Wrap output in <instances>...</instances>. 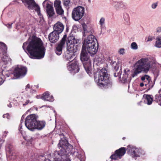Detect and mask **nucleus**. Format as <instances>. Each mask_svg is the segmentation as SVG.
<instances>
[{"mask_svg":"<svg viewBox=\"0 0 161 161\" xmlns=\"http://www.w3.org/2000/svg\"><path fill=\"white\" fill-rule=\"evenodd\" d=\"M25 140L26 141H27V142H30L31 141L32 139H31H31H30L29 138L28 139L27 137L25 139Z\"/></svg>","mask_w":161,"mask_h":161,"instance_id":"nucleus-54","label":"nucleus"},{"mask_svg":"<svg viewBox=\"0 0 161 161\" xmlns=\"http://www.w3.org/2000/svg\"><path fill=\"white\" fill-rule=\"evenodd\" d=\"M157 32H159L161 31V27H159L157 29Z\"/></svg>","mask_w":161,"mask_h":161,"instance_id":"nucleus-52","label":"nucleus"},{"mask_svg":"<svg viewBox=\"0 0 161 161\" xmlns=\"http://www.w3.org/2000/svg\"><path fill=\"white\" fill-rule=\"evenodd\" d=\"M105 19L104 17H102L100 19L99 24L101 30L105 29Z\"/></svg>","mask_w":161,"mask_h":161,"instance_id":"nucleus-31","label":"nucleus"},{"mask_svg":"<svg viewBox=\"0 0 161 161\" xmlns=\"http://www.w3.org/2000/svg\"><path fill=\"white\" fill-rule=\"evenodd\" d=\"M38 117L35 114H31L27 116L25 121L26 127L30 130L34 131L36 120Z\"/></svg>","mask_w":161,"mask_h":161,"instance_id":"nucleus-7","label":"nucleus"},{"mask_svg":"<svg viewBox=\"0 0 161 161\" xmlns=\"http://www.w3.org/2000/svg\"><path fill=\"white\" fill-rule=\"evenodd\" d=\"M13 23H12L11 24H4V25L7 26L8 28L10 29L12 28V25Z\"/></svg>","mask_w":161,"mask_h":161,"instance_id":"nucleus-47","label":"nucleus"},{"mask_svg":"<svg viewBox=\"0 0 161 161\" xmlns=\"http://www.w3.org/2000/svg\"><path fill=\"white\" fill-rule=\"evenodd\" d=\"M141 80L144 83L148 84L149 89L152 88L154 85L153 82L151 81L150 77L147 75H145L142 76L141 78Z\"/></svg>","mask_w":161,"mask_h":161,"instance_id":"nucleus-21","label":"nucleus"},{"mask_svg":"<svg viewBox=\"0 0 161 161\" xmlns=\"http://www.w3.org/2000/svg\"><path fill=\"white\" fill-rule=\"evenodd\" d=\"M125 49L124 48L120 49L119 50V53L120 54H123L124 53Z\"/></svg>","mask_w":161,"mask_h":161,"instance_id":"nucleus-45","label":"nucleus"},{"mask_svg":"<svg viewBox=\"0 0 161 161\" xmlns=\"http://www.w3.org/2000/svg\"><path fill=\"white\" fill-rule=\"evenodd\" d=\"M49 155V156H51V154H49V155Z\"/></svg>","mask_w":161,"mask_h":161,"instance_id":"nucleus-61","label":"nucleus"},{"mask_svg":"<svg viewBox=\"0 0 161 161\" xmlns=\"http://www.w3.org/2000/svg\"><path fill=\"white\" fill-rule=\"evenodd\" d=\"M151 40H152L151 39H149H149L148 41H151Z\"/></svg>","mask_w":161,"mask_h":161,"instance_id":"nucleus-60","label":"nucleus"},{"mask_svg":"<svg viewBox=\"0 0 161 161\" xmlns=\"http://www.w3.org/2000/svg\"><path fill=\"white\" fill-rule=\"evenodd\" d=\"M112 66L115 71H117L119 68V63L118 62L114 61L113 62Z\"/></svg>","mask_w":161,"mask_h":161,"instance_id":"nucleus-37","label":"nucleus"},{"mask_svg":"<svg viewBox=\"0 0 161 161\" xmlns=\"http://www.w3.org/2000/svg\"><path fill=\"white\" fill-rule=\"evenodd\" d=\"M6 150L7 154H11V153L13 152V146L10 144H7L6 146Z\"/></svg>","mask_w":161,"mask_h":161,"instance_id":"nucleus-34","label":"nucleus"},{"mask_svg":"<svg viewBox=\"0 0 161 161\" xmlns=\"http://www.w3.org/2000/svg\"><path fill=\"white\" fill-rule=\"evenodd\" d=\"M144 85H145V86H146L148 87V84L146 83H144L143 82L142 83H141L140 84V86L141 87H142Z\"/></svg>","mask_w":161,"mask_h":161,"instance_id":"nucleus-49","label":"nucleus"},{"mask_svg":"<svg viewBox=\"0 0 161 161\" xmlns=\"http://www.w3.org/2000/svg\"><path fill=\"white\" fill-rule=\"evenodd\" d=\"M35 86H36V88H38V87H39L38 86V85H37V86H34L33 87H34Z\"/></svg>","mask_w":161,"mask_h":161,"instance_id":"nucleus-57","label":"nucleus"},{"mask_svg":"<svg viewBox=\"0 0 161 161\" xmlns=\"http://www.w3.org/2000/svg\"><path fill=\"white\" fill-rule=\"evenodd\" d=\"M50 160V159H46L44 156L42 155L39 156L37 159L32 158L31 160V161H49Z\"/></svg>","mask_w":161,"mask_h":161,"instance_id":"nucleus-30","label":"nucleus"},{"mask_svg":"<svg viewBox=\"0 0 161 161\" xmlns=\"http://www.w3.org/2000/svg\"><path fill=\"white\" fill-rule=\"evenodd\" d=\"M159 65L153 57L147 56L142 58L134 64L131 76L133 78L142 72H147L150 69L155 68Z\"/></svg>","mask_w":161,"mask_h":161,"instance_id":"nucleus-2","label":"nucleus"},{"mask_svg":"<svg viewBox=\"0 0 161 161\" xmlns=\"http://www.w3.org/2000/svg\"><path fill=\"white\" fill-rule=\"evenodd\" d=\"M66 37L67 36L66 35H64V36L62 38V39L60 42L65 44Z\"/></svg>","mask_w":161,"mask_h":161,"instance_id":"nucleus-44","label":"nucleus"},{"mask_svg":"<svg viewBox=\"0 0 161 161\" xmlns=\"http://www.w3.org/2000/svg\"><path fill=\"white\" fill-rule=\"evenodd\" d=\"M29 9H33L37 13V14L40 18H42V15L40 13V8L39 6L36 4L34 1L27 8Z\"/></svg>","mask_w":161,"mask_h":161,"instance_id":"nucleus-19","label":"nucleus"},{"mask_svg":"<svg viewBox=\"0 0 161 161\" xmlns=\"http://www.w3.org/2000/svg\"><path fill=\"white\" fill-rule=\"evenodd\" d=\"M98 46L96 38L93 35H91L85 38L82 48L86 49L88 53L92 56L97 51Z\"/></svg>","mask_w":161,"mask_h":161,"instance_id":"nucleus-4","label":"nucleus"},{"mask_svg":"<svg viewBox=\"0 0 161 161\" xmlns=\"http://www.w3.org/2000/svg\"><path fill=\"white\" fill-rule=\"evenodd\" d=\"M131 48L134 50H136L138 48V46L135 42H133L131 44Z\"/></svg>","mask_w":161,"mask_h":161,"instance_id":"nucleus-40","label":"nucleus"},{"mask_svg":"<svg viewBox=\"0 0 161 161\" xmlns=\"http://www.w3.org/2000/svg\"><path fill=\"white\" fill-rule=\"evenodd\" d=\"M21 124H20L19 125V131L21 132V133H22V130H21V129H22V125H21Z\"/></svg>","mask_w":161,"mask_h":161,"instance_id":"nucleus-51","label":"nucleus"},{"mask_svg":"<svg viewBox=\"0 0 161 161\" xmlns=\"http://www.w3.org/2000/svg\"><path fill=\"white\" fill-rule=\"evenodd\" d=\"M42 5L46 9L48 15L50 17L53 16L55 13L53 7V3L48 0H45L43 2Z\"/></svg>","mask_w":161,"mask_h":161,"instance_id":"nucleus-12","label":"nucleus"},{"mask_svg":"<svg viewBox=\"0 0 161 161\" xmlns=\"http://www.w3.org/2000/svg\"><path fill=\"white\" fill-rule=\"evenodd\" d=\"M33 102V101L31 100H29V99H27L26 101L25 102V103L23 104V106H25L28 104L32 103Z\"/></svg>","mask_w":161,"mask_h":161,"instance_id":"nucleus-42","label":"nucleus"},{"mask_svg":"<svg viewBox=\"0 0 161 161\" xmlns=\"http://www.w3.org/2000/svg\"><path fill=\"white\" fill-rule=\"evenodd\" d=\"M70 2V0H63V4L64 6L68 7Z\"/></svg>","mask_w":161,"mask_h":161,"instance_id":"nucleus-41","label":"nucleus"},{"mask_svg":"<svg viewBox=\"0 0 161 161\" xmlns=\"http://www.w3.org/2000/svg\"><path fill=\"white\" fill-rule=\"evenodd\" d=\"M54 7L55 8L56 13L60 15H62L64 14V10L61 5V2L59 0L55 1L54 3Z\"/></svg>","mask_w":161,"mask_h":161,"instance_id":"nucleus-17","label":"nucleus"},{"mask_svg":"<svg viewBox=\"0 0 161 161\" xmlns=\"http://www.w3.org/2000/svg\"><path fill=\"white\" fill-rule=\"evenodd\" d=\"M53 161H71L70 158L65 155H62L59 151H56L52 155Z\"/></svg>","mask_w":161,"mask_h":161,"instance_id":"nucleus-14","label":"nucleus"},{"mask_svg":"<svg viewBox=\"0 0 161 161\" xmlns=\"http://www.w3.org/2000/svg\"><path fill=\"white\" fill-rule=\"evenodd\" d=\"M8 156L7 157L8 160H10V161H13L16 158V155L13 152L11 153V154H7Z\"/></svg>","mask_w":161,"mask_h":161,"instance_id":"nucleus-33","label":"nucleus"},{"mask_svg":"<svg viewBox=\"0 0 161 161\" xmlns=\"http://www.w3.org/2000/svg\"><path fill=\"white\" fill-rule=\"evenodd\" d=\"M65 143L62 144L61 142L59 147L61 148L59 152L62 155H65L67 157H69V154H75V153H73V146L69 144L67 141H65Z\"/></svg>","mask_w":161,"mask_h":161,"instance_id":"nucleus-8","label":"nucleus"},{"mask_svg":"<svg viewBox=\"0 0 161 161\" xmlns=\"http://www.w3.org/2000/svg\"><path fill=\"white\" fill-rule=\"evenodd\" d=\"M76 156L80 159H81L82 158V156L81 154L80 153H79L78 152H77L76 153Z\"/></svg>","mask_w":161,"mask_h":161,"instance_id":"nucleus-46","label":"nucleus"},{"mask_svg":"<svg viewBox=\"0 0 161 161\" xmlns=\"http://www.w3.org/2000/svg\"><path fill=\"white\" fill-rule=\"evenodd\" d=\"M36 97L37 98H40V96L39 95H37V96H36Z\"/></svg>","mask_w":161,"mask_h":161,"instance_id":"nucleus-56","label":"nucleus"},{"mask_svg":"<svg viewBox=\"0 0 161 161\" xmlns=\"http://www.w3.org/2000/svg\"><path fill=\"white\" fill-rule=\"evenodd\" d=\"M123 18L125 24L127 25H129L130 22V18L129 14L126 13H124L123 14Z\"/></svg>","mask_w":161,"mask_h":161,"instance_id":"nucleus-32","label":"nucleus"},{"mask_svg":"<svg viewBox=\"0 0 161 161\" xmlns=\"http://www.w3.org/2000/svg\"><path fill=\"white\" fill-rule=\"evenodd\" d=\"M59 135L60 138V140L58 144V147H59V145H60V143L61 142H62V143L63 144L65 143V141H67L65 139V136L63 134H61Z\"/></svg>","mask_w":161,"mask_h":161,"instance_id":"nucleus-38","label":"nucleus"},{"mask_svg":"<svg viewBox=\"0 0 161 161\" xmlns=\"http://www.w3.org/2000/svg\"><path fill=\"white\" fill-rule=\"evenodd\" d=\"M10 74H6V76L7 77H9L10 76Z\"/></svg>","mask_w":161,"mask_h":161,"instance_id":"nucleus-55","label":"nucleus"},{"mask_svg":"<svg viewBox=\"0 0 161 161\" xmlns=\"http://www.w3.org/2000/svg\"><path fill=\"white\" fill-rule=\"evenodd\" d=\"M22 47L31 58L41 59L44 56L46 49L40 38L33 36L31 40L23 43Z\"/></svg>","mask_w":161,"mask_h":161,"instance_id":"nucleus-1","label":"nucleus"},{"mask_svg":"<svg viewBox=\"0 0 161 161\" xmlns=\"http://www.w3.org/2000/svg\"><path fill=\"white\" fill-rule=\"evenodd\" d=\"M125 148L121 147L115 151V153L112 155L110 157L112 159L116 160L120 159L121 157L123 156L125 153Z\"/></svg>","mask_w":161,"mask_h":161,"instance_id":"nucleus-16","label":"nucleus"},{"mask_svg":"<svg viewBox=\"0 0 161 161\" xmlns=\"http://www.w3.org/2000/svg\"><path fill=\"white\" fill-rule=\"evenodd\" d=\"M64 44L59 42L55 47V52L58 55H60L62 53V50L65 46Z\"/></svg>","mask_w":161,"mask_h":161,"instance_id":"nucleus-25","label":"nucleus"},{"mask_svg":"<svg viewBox=\"0 0 161 161\" xmlns=\"http://www.w3.org/2000/svg\"><path fill=\"white\" fill-rule=\"evenodd\" d=\"M27 71V69L25 67L18 66L15 68L13 74L16 78H22L25 76Z\"/></svg>","mask_w":161,"mask_h":161,"instance_id":"nucleus-11","label":"nucleus"},{"mask_svg":"<svg viewBox=\"0 0 161 161\" xmlns=\"http://www.w3.org/2000/svg\"><path fill=\"white\" fill-rule=\"evenodd\" d=\"M80 58L86 73L90 76H91L92 75L91 61L86 49L82 48Z\"/></svg>","mask_w":161,"mask_h":161,"instance_id":"nucleus-6","label":"nucleus"},{"mask_svg":"<svg viewBox=\"0 0 161 161\" xmlns=\"http://www.w3.org/2000/svg\"><path fill=\"white\" fill-rule=\"evenodd\" d=\"M59 34L53 31L48 35V39L49 41L52 43H55L57 42L59 39Z\"/></svg>","mask_w":161,"mask_h":161,"instance_id":"nucleus-20","label":"nucleus"},{"mask_svg":"<svg viewBox=\"0 0 161 161\" xmlns=\"http://www.w3.org/2000/svg\"><path fill=\"white\" fill-rule=\"evenodd\" d=\"M4 72V71H3L2 75L0 76V86L5 81V78L3 75Z\"/></svg>","mask_w":161,"mask_h":161,"instance_id":"nucleus-39","label":"nucleus"},{"mask_svg":"<svg viewBox=\"0 0 161 161\" xmlns=\"http://www.w3.org/2000/svg\"><path fill=\"white\" fill-rule=\"evenodd\" d=\"M112 4L117 10L125 9L127 8V5L126 3L122 1L114 2Z\"/></svg>","mask_w":161,"mask_h":161,"instance_id":"nucleus-18","label":"nucleus"},{"mask_svg":"<svg viewBox=\"0 0 161 161\" xmlns=\"http://www.w3.org/2000/svg\"><path fill=\"white\" fill-rule=\"evenodd\" d=\"M85 12V9L83 7L78 6L73 9L72 13V18L75 21H78L84 16Z\"/></svg>","mask_w":161,"mask_h":161,"instance_id":"nucleus-9","label":"nucleus"},{"mask_svg":"<svg viewBox=\"0 0 161 161\" xmlns=\"http://www.w3.org/2000/svg\"><path fill=\"white\" fill-rule=\"evenodd\" d=\"M24 5L28 8L34 0H21Z\"/></svg>","mask_w":161,"mask_h":161,"instance_id":"nucleus-36","label":"nucleus"},{"mask_svg":"<svg viewBox=\"0 0 161 161\" xmlns=\"http://www.w3.org/2000/svg\"><path fill=\"white\" fill-rule=\"evenodd\" d=\"M3 118H7L8 119H9V116L8 114L7 113L6 114H4L3 115Z\"/></svg>","mask_w":161,"mask_h":161,"instance_id":"nucleus-48","label":"nucleus"},{"mask_svg":"<svg viewBox=\"0 0 161 161\" xmlns=\"http://www.w3.org/2000/svg\"><path fill=\"white\" fill-rule=\"evenodd\" d=\"M82 26L84 31L83 36L84 37L86 36H88L91 35H93V33L94 31L92 28H87L86 25L85 24L82 25Z\"/></svg>","mask_w":161,"mask_h":161,"instance_id":"nucleus-23","label":"nucleus"},{"mask_svg":"<svg viewBox=\"0 0 161 161\" xmlns=\"http://www.w3.org/2000/svg\"><path fill=\"white\" fill-rule=\"evenodd\" d=\"M145 97V103L148 105L151 104L153 101V97L152 96L149 95H144L143 96Z\"/></svg>","mask_w":161,"mask_h":161,"instance_id":"nucleus-29","label":"nucleus"},{"mask_svg":"<svg viewBox=\"0 0 161 161\" xmlns=\"http://www.w3.org/2000/svg\"><path fill=\"white\" fill-rule=\"evenodd\" d=\"M155 46L158 48L161 47V37L159 36L156 38Z\"/></svg>","mask_w":161,"mask_h":161,"instance_id":"nucleus-35","label":"nucleus"},{"mask_svg":"<svg viewBox=\"0 0 161 161\" xmlns=\"http://www.w3.org/2000/svg\"><path fill=\"white\" fill-rule=\"evenodd\" d=\"M127 153L133 157L139 156L140 150L132 146H129L127 149Z\"/></svg>","mask_w":161,"mask_h":161,"instance_id":"nucleus-15","label":"nucleus"},{"mask_svg":"<svg viewBox=\"0 0 161 161\" xmlns=\"http://www.w3.org/2000/svg\"><path fill=\"white\" fill-rule=\"evenodd\" d=\"M114 76H115V77H116V76H117V75H116V73H115L114 74Z\"/></svg>","mask_w":161,"mask_h":161,"instance_id":"nucleus-59","label":"nucleus"},{"mask_svg":"<svg viewBox=\"0 0 161 161\" xmlns=\"http://www.w3.org/2000/svg\"><path fill=\"white\" fill-rule=\"evenodd\" d=\"M95 81L97 86L102 88L110 87L112 85L110 81L109 77L105 69H103L94 73Z\"/></svg>","mask_w":161,"mask_h":161,"instance_id":"nucleus-3","label":"nucleus"},{"mask_svg":"<svg viewBox=\"0 0 161 161\" xmlns=\"http://www.w3.org/2000/svg\"><path fill=\"white\" fill-rule=\"evenodd\" d=\"M130 70L128 69H126L124 70V73L121 77V78H122V81L124 82H129L131 80V77H128V75L130 74Z\"/></svg>","mask_w":161,"mask_h":161,"instance_id":"nucleus-24","label":"nucleus"},{"mask_svg":"<svg viewBox=\"0 0 161 161\" xmlns=\"http://www.w3.org/2000/svg\"><path fill=\"white\" fill-rule=\"evenodd\" d=\"M46 123L44 121H37L36 120V124L35 125V127H34V130L37 129L41 130L43 129L45 126Z\"/></svg>","mask_w":161,"mask_h":161,"instance_id":"nucleus-27","label":"nucleus"},{"mask_svg":"<svg viewBox=\"0 0 161 161\" xmlns=\"http://www.w3.org/2000/svg\"><path fill=\"white\" fill-rule=\"evenodd\" d=\"M41 98L44 100L52 102L54 100L53 96H50L49 93L47 91L44 93L42 96Z\"/></svg>","mask_w":161,"mask_h":161,"instance_id":"nucleus-26","label":"nucleus"},{"mask_svg":"<svg viewBox=\"0 0 161 161\" xmlns=\"http://www.w3.org/2000/svg\"><path fill=\"white\" fill-rule=\"evenodd\" d=\"M64 28V26L63 24L60 22H58L54 25L53 31L60 34L63 31Z\"/></svg>","mask_w":161,"mask_h":161,"instance_id":"nucleus-22","label":"nucleus"},{"mask_svg":"<svg viewBox=\"0 0 161 161\" xmlns=\"http://www.w3.org/2000/svg\"><path fill=\"white\" fill-rule=\"evenodd\" d=\"M158 2H156L153 3L151 6L152 8L153 9L156 8L158 5Z\"/></svg>","mask_w":161,"mask_h":161,"instance_id":"nucleus-43","label":"nucleus"},{"mask_svg":"<svg viewBox=\"0 0 161 161\" xmlns=\"http://www.w3.org/2000/svg\"><path fill=\"white\" fill-rule=\"evenodd\" d=\"M25 116L24 115H23L21 117V119L20 120V124H22L24 122V119Z\"/></svg>","mask_w":161,"mask_h":161,"instance_id":"nucleus-50","label":"nucleus"},{"mask_svg":"<svg viewBox=\"0 0 161 161\" xmlns=\"http://www.w3.org/2000/svg\"><path fill=\"white\" fill-rule=\"evenodd\" d=\"M34 87L32 86H31L29 84H28L25 87V90L26 91H30V93L31 94V95L28 94L27 95V98H30L31 97L32 95L35 94L36 93V91L34 90L33 88Z\"/></svg>","mask_w":161,"mask_h":161,"instance_id":"nucleus-28","label":"nucleus"},{"mask_svg":"<svg viewBox=\"0 0 161 161\" xmlns=\"http://www.w3.org/2000/svg\"><path fill=\"white\" fill-rule=\"evenodd\" d=\"M67 65L68 69L71 72L76 73L79 71L78 62L75 60H72L68 62Z\"/></svg>","mask_w":161,"mask_h":161,"instance_id":"nucleus-13","label":"nucleus"},{"mask_svg":"<svg viewBox=\"0 0 161 161\" xmlns=\"http://www.w3.org/2000/svg\"><path fill=\"white\" fill-rule=\"evenodd\" d=\"M8 106L9 107H11L12 106H11V104H10L9 105H8Z\"/></svg>","mask_w":161,"mask_h":161,"instance_id":"nucleus-58","label":"nucleus"},{"mask_svg":"<svg viewBox=\"0 0 161 161\" xmlns=\"http://www.w3.org/2000/svg\"><path fill=\"white\" fill-rule=\"evenodd\" d=\"M8 133V131H5L4 132V134H3V136H4V137H6V135Z\"/></svg>","mask_w":161,"mask_h":161,"instance_id":"nucleus-53","label":"nucleus"},{"mask_svg":"<svg viewBox=\"0 0 161 161\" xmlns=\"http://www.w3.org/2000/svg\"><path fill=\"white\" fill-rule=\"evenodd\" d=\"M80 40L73 38L72 39L69 38L67 41V51L64 55L66 60H70L75 56L74 53L78 49Z\"/></svg>","mask_w":161,"mask_h":161,"instance_id":"nucleus-5","label":"nucleus"},{"mask_svg":"<svg viewBox=\"0 0 161 161\" xmlns=\"http://www.w3.org/2000/svg\"><path fill=\"white\" fill-rule=\"evenodd\" d=\"M7 51V47L5 44L3 42H0V57L3 55L2 58V62L0 63V66H2V64H11V59L7 55H6Z\"/></svg>","mask_w":161,"mask_h":161,"instance_id":"nucleus-10","label":"nucleus"}]
</instances>
